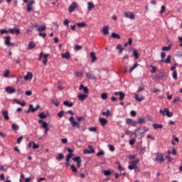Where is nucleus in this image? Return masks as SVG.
<instances>
[{
    "mask_svg": "<svg viewBox=\"0 0 182 182\" xmlns=\"http://www.w3.org/2000/svg\"><path fill=\"white\" fill-rule=\"evenodd\" d=\"M90 56L92 58V63H95V62H96V60L97 59V57H96V55L93 52H92L90 54Z\"/></svg>",
    "mask_w": 182,
    "mask_h": 182,
    "instance_id": "5701e85b",
    "label": "nucleus"
},
{
    "mask_svg": "<svg viewBox=\"0 0 182 182\" xmlns=\"http://www.w3.org/2000/svg\"><path fill=\"white\" fill-rule=\"evenodd\" d=\"M139 163V160H136V161H132L131 162V164H132V166H134L136 168H137V164Z\"/></svg>",
    "mask_w": 182,
    "mask_h": 182,
    "instance_id": "49530a36",
    "label": "nucleus"
},
{
    "mask_svg": "<svg viewBox=\"0 0 182 182\" xmlns=\"http://www.w3.org/2000/svg\"><path fill=\"white\" fill-rule=\"evenodd\" d=\"M63 113H64L63 111H60V112H58V117H60V118L63 117Z\"/></svg>",
    "mask_w": 182,
    "mask_h": 182,
    "instance_id": "338daca9",
    "label": "nucleus"
},
{
    "mask_svg": "<svg viewBox=\"0 0 182 182\" xmlns=\"http://www.w3.org/2000/svg\"><path fill=\"white\" fill-rule=\"evenodd\" d=\"M23 139V136H21L17 139V144H21V141Z\"/></svg>",
    "mask_w": 182,
    "mask_h": 182,
    "instance_id": "6e6d98bb",
    "label": "nucleus"
},
{
    "mask_svg": "<svg viewBox=\"0 0 182 182\" xmlns=\"http://www.w3.org/2000/svg\"><path fill=\"white\" fill-rule=\"evenodd\" d=\"M9 32L10 33H12L13 35L14 33H16V35H19L21 33V30L18 28H10V29H9Z\"/></svg>",
    "mask_w": 182,
    "mask_h": 182,
    "instance_id": "20e7f679",
    "label": "nucleus"
},
{
    "mask_svg": "<svg viewBox=\"0 0 182 182\" xmlns=\"http://www.w3.org/2000/svg\"><path fill=\"white\" fill-rule=\"evenodd\" d=\"M77 122H82V120H85V117H77Z\"/></svg>",
    "mask_w": 182,
    "mask_h": 182,
    "instance_id": "774afa93",
    "label": "nucleus"
},
{
    "mask_svg": "<svg viewBox=\"0 0 182 182\" xmlns=\"http://www.w3.org/2000/svg\"><path fill=\"white\" fill-rule=\"evenodd\" d=\"M111 38H117V39H120V35L116 33H112L111 34Z\"/></svg>",
    "mask_w": 182,
    "mask_h": 182,
    "instance_id": "c9c22d12",
    "label": "nucleus"
},
{
    "mask_svg": "<svg viewBox=\"0 0 182 182\" xmlns=\"http://www.w3.org/2000/svg\"><path fill=\"white\" fill-rule=\"evenodd\" d=\"M173 77L175 80H177V71L174 70L173 72Z\"/></svg>",
    "mask_w": 182,
    "mask_h": 182,
    "instance_id": "4d7b16f0",
    "label": "nucleus"
},
{
    "mask_svg": "<svg viewBox=\"0 0 182 182\" xmlns=\"http://www.w3.org/2000/svg\"><path fill=\"white\" fill-rule=\"evenodd\" d=\"M76 8H77V4H76L75 2H73L70 6L68 9V11L70 12V14H72V12H73V11L76 9Z\"/></svg>",
    "mask_w": 182,
    "mask_h": 182,
    "instance_id": "39448f33",
    "label": "nucleus"
},
{
    "mask_svg": "<svg viewBox=\"0 0 182 182\" xmlns=\"http://www.w3.org/2000/svg\"><path fill=\"white\" fill-rule=\"evenodd\" d=\"M14 102H15V103H16L17 105H20V106H22V107H24V106H26V105L24 101L21 102V100H17V99H14Z\"/></svg>",
    "mask_w": 182,
    "mask_h": 182,
    "instance_id": "a878e982",
    "label": "nucleus"
},
{
    "mask_svg": "<svg viewBox=\"0 0 182 182\" xmlns=\"http://www.w3.org/2000/svg\"><path fill=\"white\" fill-rule=\"evenodd\" d=\"M79 90H83L84 93L87 94L89 93V89L87 87H85L83 84H81L79 87Z\"/></svg>",
    "mask_w": 182,
    "mask_h": 182,
    "instance_id": "ddd939ff",
    "label": "nucleus"
},
{
    "mask_svg": "<svg viewBox=\"0 0 182 182\" xmlns=\"http://www.w3.org/2000/svg\"><path fill=\"white\" fill-rule=\"evenodd\" d=\"M82 46L76 45L75 47V50H82Z\"/></svg>",
    "mask_w": 182,
    "mask_h": 182,
    "instance_id": "13d9d810",
    "label": "nucleus"
},
{
    "mask_svg": "<svg viewBox=\"0 0 182 182\" xmlns=\"http://www.w3.org/2000/svg\"><path fill=\"white\" fill-rule=\"evenodd\" d=\"M11 128L13 130H15V131L19 130V126H18L16 124H13L11 125Z\"/></svg>",
    "mask_w": 182,
    "mask_h": 182,
    "instance_id": "4c0bfd02",
    "label": "nucleus"
},
{
    "mask_svg": "<svg viewBox=\"0 0 182 182\" xmlns=\"http://www.w3.org/2000/svg\"><path fill=\"white\" fill-rule=\"evenodd\" d=\"M97 157H100V156H105V152L103 151H100L97 154Z\"/></svg>",
    "mask_w": 182,
    "mask_h": 182,
    "instance_id": "680f3d73",
    "label": "nucleus"
},
{
    "mask_svg": "<svg viewBox=\"0 0 182 182\" xmlns=\"http://www.w3.org/2000/svg\"><path fill=\"white\" fill-rule=\"evenodd\" d=\"M125 18H129V19H134V14L133 12H125L124 14Z\"/></svg>",
    "mask_w": 182,
    "mask_h": 182,
    "instance_id": "423d86ee",
    "label": "nucleus"
},
{
    "mask_svg": "<svg viewBox=\"0 0 182 182\" xmlns=\"http://www.w3.org/2000/svg\"><path fill=\"white\" fill-rule=\"evenodd\" d=\"M61 58H63V59H70V54L68 52L63 53L61 54Z\"/></svg>",
    "mask_w": 182,
    "mask_h": 182,
    "instance_id": "393cba45",
    "label": "nucleus"
},
{
    "mask_svg": "<svg viewBox=\"0 0 182 182\" xmlns=\"http://www.w3.org/2000/svg\"><path fill=\"white\" fill-rule=\"evenodd\" d=\"M99 122L100 123L101 125H102L103 127L106 126V124H107V119H105V118H100L99 119Z\"/></svg>",
    "mask_w": 182,
    "mask_h": 182,
    "instance_id": "aec40b11",
    "label": "nucleus"
},
{
    "mask_svg": "<svg viewBox=\"0 0 182 182\" xmlns=\"http://www.w3.org/2000/svg\"><path fill=\"white\" fill-rule=\"evenodd\" d=\"M86 97H87V95H85V94H80L78 95V99L79 100H80V102H83Z\"/></svg>",
    "mask_w": 182,
    "mask_h": 182,
    "instance_id": "412c9836",
    "label": "nucleus"
},
{
    "mask_svg": "<svg viewBox=\"0 0 182 182\" xmlns=\"http://www.w3.org/2000/svg\"><path fill=\"white\" fill-rule=\"evenodd\" d=\"M4 77H9V70H6L4 74Z\"/></svg>",
    "mask_w": 182,
    "mask_h": 182,
    "instance_id": "864d4df0",
    "label": "nucleus"
},
{
    "mask_svg": "<svg viewBox=\"0 0 182 182\" xmlns=\"http://www.w3.org/2000/svg\"><path fill=\"white\" fill-rule=\"evenodd\" d=\"M86 77H87V79H90V80H93L96 79V77L95 76V75L90 73H86Z\"/></svg>",
    "mask_w": 182,
    "mask_h": 182,
    "instance_id": "6ab92c4d",
    "label": "nucleus"
},
{
    "mask_svg": "<svg viewBox=\"0 0 182 182\" xmlns=\"http://www.w3.org/2000/svg\"><path fill=\"white\" fill-rule=\"evenodd\" d=\"M127 124H132L134 127H136V125L137 124V122L130 118H127L126 119Z\"/></svg>",
    "mask_w": 182,
    "mask_h": 182,
    "instance_id": "6e6552de",
    "label": "nucleus"
},
{
    "mask_svg": "<svg viewBox=\"0 0 182 182\" xmlns=\"http://www.w3.org/2000/svg\"><path fill=\"white\" fill-rule=\"evenodd\" d=\"M119 100H124V96H126L124 92L120 91L119 92Z\"/></svg>",
    "mask_w": 182,
    "mask_h": 182,
    "instance_id": "c756f323",
    "label": "nucleus"
},
{
    "mask_svg": "<svg viewBox=\"0 0 182 182\" xmlns=\"http://www.w3.org/2000/svg\"><path fill=\"white\" fill-rule=\"evenodd\" d=\"M51 103H53V105H55V106H56V107H58V106H59V102H58L57 100H51Z\"/></svg>",
    "mask_w": 182,
    "mask_h": 182,
    "instance_id": "09e8293b",
    "label": "nucleus"
},
{
    "mask_svg": "<svg viewBox=\"0 0 182 182\" xmlns=\"http://www.w3.org/2000/svg\"><path fill=\"white\" fill-rule=\"evenodd\" d=\"M73 156V154H69L68 155H67L66 156L67 163H69V161H70V158Z\"/></svg>",
    "mask_w": 182,
    "mask_h": 182,
    "instance_id": "37998d69",
    "label": "nucleus"
},
{
    "mask_svg": "<svg viewBox=\"0 0 182 182\" xmlns=\"http://www.w3.org/2000/svg\"><path fill=\"white\" fill-rule=\"evenodd\" d=\"M33 28H36L38 32H43V31L46 30V26H40L38 23L33 24Z\"/></svg>",
    "mask_w": 182,
    "mask_h": 182,
    "instance_id": "f03ea898",
    "label": "nucleus"
},
{
    "mask_svg": "<svg viewBox=\"0 0 182 182\" xmlns=\"http://www.w3.org/2000/svg\"><path fill=\"white\" fill-rule=\"evenodd\" d=\"M76 25L78 26V28H85V26H87L85 22L77 23Z\"/></svg>",
    "mask_w": 182,
    "mask_h": 182,
    "instance_id": "f704fd0d",
    "label": "nucleus"
},
{
    "mask_svg": "<svg viewBox=\"0 0 182 182\" xmlns=\"http://www.w3.org/2000/svg\"><path fill=\"white\" fill-rule=\"evenodd\" d=\"M110 115H111L110 110L109 109H107L106 112H102V116H106V117H110Z\"/></svg>",
    "mask_w": 182,
    "mask_h": 182,
    "instance_id": "473e14b6",
    "label": "nucleus"
},
{
    "mask_svg": "<svg viewBox=\"0 0 182 182\" xmlns=\"http://www.w3.org/2000/svg\"><path fill=\"white\" fill-rule=\"evenodd\" d=\"M153 127L155 129H162L163 125L159 124H153Z\"/></svg>",
    "mask_w": 182,
    "mask_h": 182,
    "instance_id": "58836bf2",
    "label": "nucleus"
},
{
    "mask_svg": "<svg viewBox=\"0 0 182 182\" xmlns=\"http://www.w3.org/2000/svg\"><path fill=\"white\" fill-rule=\"evenodd\" d=\"M87 5H88V11H92V9L95 8V4L92 2H88Z\"/></svg>",
    "mask_w": 182,
    "mask_h": 182,
    "instance_id": "2f4dec72",
    "label": "nucleus"
},
{
    "mask_svg": "<svg viewBox=\"0 0 182 182\" xmlns=\"http://www.w3.org/2000/svg\"><path fill=\"white\" fill-rule=\"evenodd\" d=\"M133 56H134L135 59L139 58V53L137 52V50L133 51Z\"/></svg>",
    "mask_w": 182,
    "mask_h": 182,
    "instance_id": "79ce46f5",
    "label": "nucleus"
},
{
    "mask_svg": "<svg viewBox=\"0 0 182 182\" xmlns=\"http://www.w3.org/2000/svg\"><path fill=\"white\" fill-rule=\"evenodd\" d=\"M41 127H43V129H45V134H48V132H49V128L48 127V122H43Z\"/></svg>",
    "mask_w": 182,
    "mask_h": 182,
    "instance_id": "dca6fc26",
    "label": "nucleus"
},
{
    "mask_svg": "<svg viewBox=\"0 0 182 182\" xmlns=\"http://www.w3.org/2000/svg\"><path fill=\"white\" fill-rule=\"evenodd\" d=\"M104 174L105 176H110V174H112V172H110V171L107 170L104 171Z\"/></svg>",
    "mask_w": 182,
    "mask_h": 182,
    "instance_id": "e2e57ef3",
    "label": "nucleus"
},
{
    "mask_svg": "<svg viewBox=\"0 0 182 182\" xmlns=\"http://www.w3.org/2000/svg\"><path fill=\"white\" fill-rule=\"evenodd\" d=\"M32 77H33V74L28 72L27 73V75L24 76V80H32Z\"/></svg>",
    "mask_w": 182,
    "mask_h": 182,
    "instance_id": "4468645a",
    "label": "nucleus"
},
{
    "mask_svg": "<svg viewBox=\"0 0 182 182\" xmlns=\"http://www.w3.org/2000/svg\"><path fill=\"white\" fill-rule=\"evenodd\" d=\"M136 132L140 134L141 137H143V134L147 132V129H146V127L141 128L139 127Z\"/></svg>",
    "mask_w": 182,
    "mask_h": 182,
    "instance_id": "9b49d317",
    "label": "nucleus"
},
{
    "mask_svg": "<svg viewBox=\"0 0 182 182\" xmlns=\"http://www.w3.org/2000/svg\"><path fill=\"white\" fill-rule=\"evenodd\" d=\"M165 112H166V116L168 117H173V112H170L168 109L165 108Z\"/></svg>",
    "mask_w": 182,
    "mask_h": 182,
    "instance_id": "c85d7f7f",
    "label": "nucleus"
},
{
    "mask_svg": "<svg viewBox=\"0 0 182 182\" xmlns=\"http://www.w3.org/2000/svg\"><path fill=\"white\" fill-rule=\"evenodd\" d=\"M117 49L119 50V53H122V52H123V50H124V48H123L122 44H118L117 46Z\"/></svg>",
    "mask_w": 182,
    "mask_h": 182,
    "instance_id": "72a5a7b5",
    "label": "nucleus"
},
{
    "mask_svg": "<svg viewBox=\"0 0 182 182\" xmlns=\"http://www.w3.org/2000/svg\"><path fill=\"white\" fill-rule=\"evenodd\" d=\"M134 97L137 102H143L144 100V97H139L137 94L134 95Z\"/></svg>",
    "mask_w": 182,
    "mask_h": 182,
    "instance_id": "cd10ccee",
    "label": "nucleus"
},
{
    "mask_svg": "<svg viewBox=\"0 0 182 182\" xmlns=\"http://www.w3.org/2000/svg\"><path fill=\"white\" fill-rule=\"evenodd\" d=\"M159 62L160 63L164 62L165 63H171V55H167V58L166 60H161Z\"/></svg>",
    "mask_w": 182,
    "mask_h": 182,
    "instance_id": "f3484780",
    "label": "nucleus"
},
{
    "mask_svg": "<svg viewBox=\"0 0 182 182\" xmlns=\"http://www.w3.org/2000/svg\"><path fill=\"white\" fill-rule=\"evenodd\" d=\"M102 32L103 35H109V26H105L102 28Z\"/></svg>",
    "mask_w": 182,
    "mask_h": 182,
    "instance_id": "a211bd4d",
    "label": "nucleus"
},
{
    "mask_svg": "<svg viewBox=\"0 0 182 182\" xmlns=\"http://www.w3.org/2000/svg\"><path fill=\"white\" fill-rule=\"evenodd\" d=\"M108 147H109L110 151H114V146H113L111 145V144H109V145H108Z\"/></svg>",
    "mask_w": 182,
    "mask_h": 182,
    "instance_id": "0e129e2a",
    "label": "nucleus"
},
{
    "mask_svg": "<svg viewBox=\"0 0 182 182\" xmlns=\"http://www.w3.org/2000/svg\"><path fill=\"white\" fill-rule=\"evenodd\" d=\"M63 105L67 106V107H72L73 106V102H69L68 101H64Z\"/></svg>",
    "mask_w": 182,
    "mask_h": 182,
    "instance_id": "7c9ffc66",
    "label": "nucleus"
},
{
    "mask_svg": "<svg viewBox=\"0 0 182 182\" xmlns=\"http://www.w3.org/2000/svg\"><path fill=\"white\" fill-rule=\"evenodd\" d=\"M36 47V44H35V43L33 42H30L28 43V49L29 50H31V49H35V48Z\"/></svg>",
    "mask_w": 182,
    "mask_h": 182,
    "instance_id": "b1692460",
    "label": "nucleus"
},
{
    "mask_svg": "<svg viewBox=\"0 0 182 182\" xmlns=\"http://www.w3.org/2000/svg\"><path fill=\"white\" fill-rule=\"evenodd\" d=\"M171 49V46H165L162 48V50H164V52H168V50H170Z\"/></svg>",
    "mask_w": 182,
    "mask_h": 182,
    "instance_id": "e433bc0d",
    "label": "nucleus"
},
{
    "mask_svg": "<svg viewBox=\"0 0 182 182\" xmlns=\"http://www.w3.org/2000/svg\"><path fill=\"white\" fill-rule=\"evenodd\" d=\"M9 33V30L6 31V29H1L0 30L1 35H4V33Z\"/></svg>",
    "mask_w": 182,
    "mask_h": 182,
    "instance_id": "603ef678",
    "label": "nucleus"
},
{
    "mask_svg": "<svg viewBox=\"0 0 182 182\" xmlns=\"http://www.w3.org/2000/svg\"><path fill=\"white\" fill-rule=\"evenodd\" d=\"M139 66V63H136L132 68H129V72L132 73L133 70L136 69Z\"/></svg>",
    "mask_w": 182,
    "mask_h": 182,
    "instance_id": "a19ab883",
    "label": "nucleus"
},
{
    "mask_svg": "<svg viewBox=\"0 0 182 182\" xmlns=\"http://www.w3.org/2000/svg\"><path fill=\"white\" fill-rule=\"evenodd\" d=\"M4 43L6 46H9L10 45L13 46L14 43H11V36H8L5 37Z\"/></svg>",
    "mask_w": 182,
    "mask_h": 182,
    "instance_id": "1a4fd4ad",
    "label": "nucleus"
},
{
    "mask_svg": "<svg viewBox=\"0 0 182 182\" xmlns=\"http://www.w3.org/2000/svg\"><path fill=\"white\" fill-rule=\"evenodd\" d=\"M166 12V7L164 6H161V11H159V14H164Z\"/></svg>",
    "mask_w": 182,
    "mask_h": 182,
    "instance_id": "3c124183",
    "label": "nucleus"
},
{
    "mask_svg": "<svg viewBox=\"0 0 182 182\" xmlns=\"http://www.w3.org/2000/svg\"><path fill=\"white\" fill-rule=\"evenodd\" d=\"M33 4H35V1L33 0H31L28 4H27V12H31V11H32V9H33V7L32 6V5H33Z\"/></svg>",
    "mask_w": 182,
    "mask_h": 182,
    "instance_id": "0eeeda50",
    "label": "nucleus"
},
{
    "mask_svg": "<svg viewBox=\"0 0 182 182\" xmlns=\"http://www.w3.org/2000/svg\"><path fill=\"white\" fill-rule=\"evenodd\" d=\"M36 149H39V145L36 144L35 142H33V149L36 150Z\"/></svg>",
    "mask_w": 182,
    "mask_h": 182,
    "instance_id": "bf43d9fd",
    "label": "nucleus"
},
{
    "mask_svg": "<svg viewBox=\"0 0 182 182\" xmlns=\"http://www.w3.org/2000/svg\"><path fill=\"white\" fill-rule=\"evenodd\" d=\"M1 114L4 120H9V115H8V111L6 110L1 111Z\"/></svg>",
    "mask_w": 182,
    "mask_h": 182,
    "instance_id": "2eb2a0df",
    "label": "nucleus"
},
{
    "mask_svg": "<svg viewBox=\"0 0 182 182\" xmlns=\"http://www.w3.org/2000/svg\"><path fill=\"white\" fill-rule=\"evenodd\" d=\"M43 58V65H46L48 63V58H49V54H44Z\"/></svg>",
    "mask_w": 182,
    "mask_h": 182,
    "instance_id": "4be33fe9",
    "label": "nucleus"
},
{
    "mask_svg": "<svg viewBox=\"0 0 182 182\" xmlns=\"http://www.w3.org/2000/svg\"><path fill=\"white\" fill-rule=\"evenodd\" d=\"M125 134H127L128 136H133V133L129 130H126Z\"/></svg>",
    "mask_w": 182,
    "mask_h": 182,
    "instance_id": "69168bd1",
    "label": "nucleus"
},
{
    "mask_svg": "<svg viewBox=\"0 0 182 182\" xmlns=\"http://www.w3.org/2000/svg\"><path fill=\"white\" fill-rule=\"evenodd\" d=\"M155 161L163 163V161H164V154L158 153L156 157L155 158Z\"/></svg>",
    "mask_w": 182,
    "mask_h": 182,
    "instance_id": "7ed1b4c3",
    "label": "nucleus"
},
{
    "mask_svg": "<svg viewBox=\"0 0 182 182\" xmlns=\"http://www.w3.org/2000/svg\"><path fill=\"white\" fill-rule=\"evenodd\" d=\"M88 150H90V154H93L95 153V149H93V146H88Z\"/></svg>",
    "mask_w": 182,
    "mask_h": 182,
    "instance_id": "de8ad7c7",
    "label": "nucleus"
},
{
    "mask_svg": "<svg viewBox=\"0 0 182 182\" xmlns=\"http://www.w3.org/2000/svg\"><path fill=\"white\" fill-rule=\"evenodd\" d=\"M6 92L7 93H9V95H12V93H15V92H16V90H15V88L9 86L6 87Z\"/></svg>",
    "mask_w": 182,
    "mask_h": 182,
    "instance_id": "9d476101",
    "label": "nucleus"
},
{
    "mask_svg": "<svg viewBox=\"0 0 182 182\" xmlns=\"http://www.w3.org/2000/svg\"><path fill=\"white\" fill-rule=\"evenodd\" d=\"M63 159H65V156L62 153L59 154L58 156H56V160H58V161H62Z\"/></svg>",
    "mask_w": 182,
    "mask_h": 182,
    "instance_id": "bb28decb",
    "label": "nucleus"
},
{
    "mask_svg": "<svg viewBox=\"0 0 182 182\" xmlns=\"http://www.w3.org/2000/svg\"><path fill=\"white\" fill-rule=\"evenodd\" d=\"M69 121L71 123L73 127H77V129H80V124L75 121V118L73 117H70Z\"/></svg>",
    "mask_w": 182,
    "mask_h": 182,
    "instance_id": "f257e3e1",
    "label": "nucleus"
},
{
    "mask_svg": "<svg viewBox=\"0 0 182 182\" xmlns=\"http://www.w3.org/2000/svg\"><path fill=\"white\" fill-rule=\"evenodd\" d=\"M89 131L90 132H97V128L95 127H92L89 128Z\"/></svg>",
    "mask_w": 182,
    "mask_h": 182,
    "instance_id": "5fc2aeb1",
    "label": "nucleus"
},
{
    "mask_svg": "<svg viewBox=\"0 0 182 182\" xmlns=\"http://www.w3.org/2000/svg\"><path fill=\"white\" fill-rule=\"evenodd\" d=\"M26 96H32V91L31 90H28L25 92Z\"/></svg>",
    "mask_w": 182,
    "mask_h": 182,
    "instance_id": "052dcab7",
    "label": "nucleus"
},
{
    "mask_svg": "<svg viewBox=\"0 0 182 182\" xmlns=\"http://www.w3.org/2000/svg\"><path fill=\"white\" fill-rule=\"evenodd\" d=\"M38 117L40 119H46V114H45L43 112H41L38 114Z\"/></svg>",
    "mask_w": 182,
    "mask_h": 182,
    "instance_id": "a18cd8bd",
    "label": "nucleus"
},
{
    "mask_svg": "<svg viewBox=\"0 0 182 182\" xmlns=\"http://www.w3.org/2000/svg\"><path fill=\"white\" fill-rule=\"evenodd\" d=\"M40 107H41V106L39 105H37L35 108H33V105H29V110H31V113H35L36 112V110H38V109H39Z\"/></svg>",
    "mask_w": 182,
    "mask_h": 182,
    "instance_id": "f8f14e48",
    "label": "nucleus"
},
{
    "mask_svg": "<svg viewBox=\"0 0 182 182\" xmlns=\"http://www.w3.org/2000/svg\"><path fill=\"white\" fill-rule=\"evenodd\" d=\"M70 168L73 173H77V169L76 168V166H75V165H71Z\"/></svg>",
    "mask_w": 182,
    "mask_h": 182,
    "instance_id": "8fccbe9b",
    "label": "nucleus"
},
{
    "mask_svg": "<svg viewBox=\"0 0 182 182\" xmlns=\"http://www.w3.org/2000/svg\"><path fill=\"white\" fill-rule=\"evenodd\" d=\"M73 161H75V163H79L82 161V159H80V156H76L73 159Z\"/></svg>",
    "mask_w": 182,
    "mask_h": 182,
    "instance_id": "ea45409f",
    "label": "nucleus"
},
{
    "mask_svg": "<svg viewBox=\"0 0 182 182\" xmlns=\"http://www.w3.org/2000/svg\"><path fill=\"white\" fill-rule=\"evenodd\" d=\"M101 99H102V100H106V99H107V93L104 92L101 95Z\"/></svg>",
    "mask_w": 182,
    "mask_h": 182,
    "instance_id": "c03bdc74",
    "label": "nucleus"
}]
</instances>
